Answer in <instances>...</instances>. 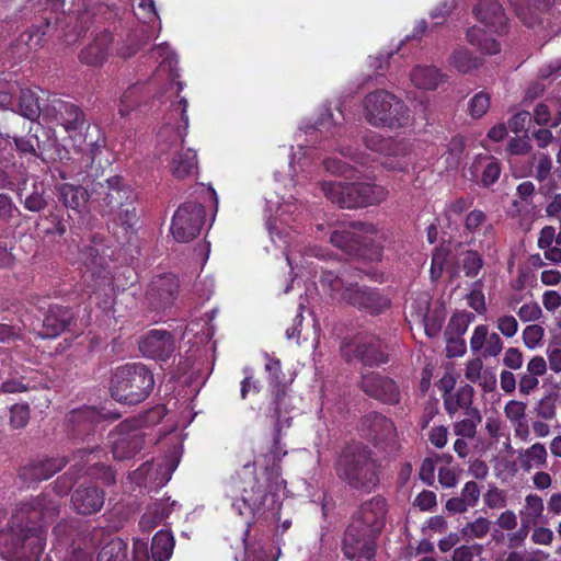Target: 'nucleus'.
<instances>
[{
    "instance_id": "79ce46f5",
    "label": "nucleus",
    "mask_w": 561,
    "mask_h": 561,
    "mask_svg": "<svg viewBox=\"0 0 561 561\" xmlns=\"http://www.w3.org/2000/svg\"><path fill=\"white\" fill-rule=\"evenodd\" d=\"M19 114L34 122L41 114L45 115V108L41 107L37 94L31 89H22L19 99Z\"/></svg>"
},
{
    "instance_id": "4c0bfd02",
    "label": "nucleus",
    "mask_w": 561,
    "mask_h": 561,
    "mask_svg": "<svg viewBox=\"0 0 561 561\" xmlns=\"http://www.w3.org/2000/svg\"><path fill=\"white\" fill-rule=\"evenodd\" d=\"M14 145L18 151L22 154H31L45 162L48 160H56L54 153L49 152L45 145H41L36 135L28 134L24 137H14Z\"/></svg>"
},
{
    "instance_id": "c756f323",
    "label": "nucleus",
    "mask_w": 561,
    "mask_h": 561,
    "mask_svg": "<svg viewBox=\"0 0 561 561\" xmlns=\"http://www.w3.org/2000/svg\"><path fill=\"white\" fill-rule=\"evenodd\" d=\"M68 463L66 457H53L31 461L20 470V477L30 482L47 480Z\"/></svg>"
},
{
    "instance_id": "1a4fd4ad",
    "label": "nucleus",
    "mask_w": 561,
    "mask_h": 561,
    "mask_svg": "<svg viewBox=\"0 0 561 561\" xmlns=\"http://www.w3.org/2000/svg\"><path fill=\"white\" fill-rule=\"evenodd\" d=\"M91 242L93 245L83 244L79 247L78 260L84 267L82 278L87 285V291L104 296V305L107 306L113 291L112 277L105 257L100 254L99 249L95 247L102 242V237L93 234Z\"/></svg>"
},
{
    "instance_id": "338daca9",
    "label": "nucleus",
    "mask_w": 561,
    "mask_h": 561,
    "mask_svg": "<svg viewBox=\"0 0 561 561\" xmlns=\"http://www.w3.org/2000/svg\"><path fill=\"white\" fill-rule=\"evenodd\" d=\"M424 330L428 337H435L442 330L444 324V317L437 312H426L423 318Z\"/></svg>"
},
{
    "instance_id": "a211bd4d",
    "label": "nucleus",
    "mask_w": 561,
    "mask_h": 561,
    "mask_svg": "<svg viewBox=\"0 0 561 561\" xmlns=\"http://www.w3.org/2000/svg\"><path fill=\"white\" fill-rule=\"evenodd\" d=\"M342 299L370 316H378L391 306V300L378 288L368 286L350 285L342 293Z\"/></svg>"
},
{
    "instance_id": "a18cd8bd",
    "label": "nucleus",
    "mask_w": 561,
    "mask_h": 561,
    "mask_svg": "<svg viewBox=\"0 0 561 561\" xmlns=\"http://www.w3.org/2000/svg\"><path fill=\"white\" fill-rule=\"evenodd\" d=\"M547 456L548 454L545 445L536 443L522 454L520 465L525 470H530L533 467H546Z\"/></svg>"
},
{
    "instance_id": "dca6fc26",
    "label": "nucleus",
    "mask_w": 561,
    "mask_h": 561,
    "mask_svg": "<svg viewBox=\"0 0 561 561\" xmlns=\"http://www.w3.org/2000/svg\"><path fill=\"white\" fill-rule=\"evenodd\" d=\"M357 231L373 233L376 228L362 221L343 224L331 232L330 241L350 256H366L369 241Z\"/></svg>"
},
{
    "instance_id": "b1692460",
    "label": "nucleus",
    "mask_w": 561,
    "mask_h": 561,
    "mask_svg": "<svg viewBox=\"0 0 561 561\" xmlns=\"http://www.w3.org/2000/svg\"><path fill=\"white\" fill-rule=\"evenodd\" d=\"M386 515L387 501L383 496L377 495L360 505L358 515L352 520V524H358V527L378 536L385 527Z\"/></svg>"
},
{
    "instance_id": "f3484780",
    "label": "nucleus",
    "mask_w": 561,
    "mask_h": 561,
    "mask_svg": "<svg viewBox=\"0 0 561 561\" xmlns=\"http://www.w3.org/2000/svg\"><path fill=\"white\" fill-rule=\"evenodd\" d=\"M32 8L35 11L42 12V22L33 25L28 33V43L35 46L42 44L43 37L49 32L50 28H56L61 25L65 20L71 19V15H66L64 12L65 0H31Z\"/></svg>"
},
{
    "instance_id": "cd10ccee",
    "label": "nucleus",
    "mask_w": 561,
    "mask_h": 561,
    "mask_svg": "<svg viewBox=\"0 0 561 561\" xmlns=\"http://www.w3.org/2000/svg\"><path fill=\"white\" fill-rule=\"evenodd\" d=\"M73 311L69 307L60 305L49 306L43 319L42 331L38 333L43 339H54L64 333L73 320Z\"/></svg>"
},
{
    "instance_id": "aec40b11",
    "label": "nucleus",
    "mask_w": 561,
    "mask_h": 561,
    "mask_svg": "<svg viewBox=\"0 0 561 561\" xmlns=\"http://www.w3.org/2000/svg\"><path fill=\"white\" fill-rule=\"evenodd\" d=\"M45 116L49 117L51 122L62 126L69 134L75 133L76 136L81 134V130L87 125L84 112L77 104L54 98L45 108Z\"/></svg>"
},
{
    "instance_id": "2f4dec72",
    "label": "nucleus",
    "mask_w": 561,
    "mask_h": 561,
    "mask_svg": "<svg viewBox=\"0 0 561 561\" xmlns=\"http://www.w3.org/2000/svg\"><path fill=\"white\" fill-rule=\"evenodd\" d=\"M273 399L270 405V416L274 420V430L282 432L284 425H289L287 414L291 411L287 385H278L271 389Z\"/></svg>"
},
{
    "instance_id": "680f3d73",
    "label": "nucleus",
    "mask_w": 561,
    "mask_h": 561,
    "mask_svg": "<svg viewBox=\"0 0 561 561\" xmlns=\"http://www.w3.org/2000/svg\"><path fill=\"white\" fill-rule=\"evenodd\" d=\"M20 214L19 208L15 206L13 198L5 193H0V220L10 224Z\"/></svg>"
},
{
    "instance_id": "3c124183",
    "label": "nucleus",
    "mask_w": 561,
    "mask_h": 561,
    "mask_svg": "<svg viewBox=\"0 0 561 561\" xmlns=\"http://www.w3.org/2000/svg\"><path fill=\"white\" fill-rule=\"evenodd\" d=\"M136 201H129L122 207L116 208L115 222L124 228H134L138 222V214L135 206Z\"/></svg>"
},
{
    "instance_id": "6e6552de",
    "label": "nucleus",
    "mask_w": 561,
    "mask_h": 561,
    "mask_svg": "<svg viewBox=\"0 0 561 561\" xmlns=\"http://www.w3.org/2000/svg\"><path fill=\"white\" fill-rule=\"evenodd\" d=\"M364 117L374 127L400 128L410 122V110L392 92L377 89L363 100Z\"/></svg>"
},
{
    "instance_id": "0e129e2a",
    "label": "nucleus",
    "mask_w": 561,
    "mask_h": 561,
    "mask_svg": "<svg viewBox=\"0 0 561 561\" xmlns=\"http://www.w3.org/2000/svg\"><path fill=\"white\" fill-rule=\"evenodd\" d=\"M531 123V114L528 111L522 110L515 113L508 121V128L518 134L520 131L527 133Z\"/></svg>"
},
{
    "instance_id": "4468645a",
    "label": "nucleus",
    "mask_w": 561,
    "mask_h": 561,
    "mask_svg": "<svg viewBox=\"0 0 561 561\" xmlns=\"http://www.w3.org/2000/svg\"><path fill=\"white\" fill-rule=\"evenodd\" d=\"M142 420L131 417L121 422L112 436V454L117 460L135 457L145 446V434L141 432Z\"/></svg>"
},
{
    "instance_id": "7ed1b4c3",
    "label": "nucleus",
    "mask_w": 561,
    "mask_h": 561,
    "mask_svg": "<svg viewBox=\"0 0 561 561\" xmlns=\"http://www.w3.org/2000/svg\"><path fill=\"white\" fill-rule=\"evenodd\" d=\"M333 468L336 477L355 491L371 493L380 483L381 463L360 442L346 444L337 453Z\"/></svg>"
},
{
    "instance_id": "4be33fe9",
    "label": "nucleus",
    "mask_w": 561,
    "mask_h": 561,
    "mask_svg": "<svg viewBox=\"0 0 561 561\" xmlns=\"http://www.w3.org/2000/svg\"><path fill=\"white\" fill-rule=\"evenodd\" d=\"M102 448L98 445L89 448H80L73 454V459L77 460L71 467L76 476H89L91 478L100 479L104 484L111 485L115 483V473L108 466L101 465L99 461L91 462L90 457H96V454L102 453Z\"/></svg>"
},
{
    "instance_id": "864d4df0",
    "label": "nucleus",
    "mask_w": 561,
    "mask_h": 561,
    "mask_svg": "<svg viewBox=\"0 0 561 561\" xmlns=\"http://www.w3.org/2000/svg\"><path fill=\"white\" fill-rule=\"evenodd\" d=\"M30 421V405L16 403L10 408V425L13 428H24Z\"/></svg>"
},
{
    "instance_id": "f257e3e1",
    "label": "nucleus",
    "mask_w": 561,
    "mask_h": 561,
    "mask_svg": "<svg viewBox=\"0 0 561 561\" xmlns=\"http://www.w3.org/2000/svg\"><path fill=\"white\" fill-rule=\"evenodd\" d=\"M287 451L280 445V432L275 430L273 446L270 450L272 463L264 469V482L254 473V465H245L237 478L232 479L233 493H239L232 507L240 516L247 518V534L250 527L257 522L270 518L278 520L280 517L282 502L279 491L284 488L282 479L280 461Z\"/></svg>"
},
{
    "instance_id": "8fccbe9b",
    "label": "nucleus",
    "mask_w": 561,
    "mask_h": 561,
    "mask_svg": "<svg viewBox=\"0 0 561 561\" xmlns=\"http://www.w3.org/2000/svg\"><path fill=\"white\" fill-rule=\"evenodd\" d=\"M474 319V314L467 311L455 313L445 330V336H462L470 322Z\"/></svg>"
},
{
    "instance_id": "6e6d98bb",
    "label": "nucleus",
    "mask_w": 561,
    "mask_h": 561,
    "mask_svg": "<svg viewBox=\"0 0 561 561\" xmlns=\"http://www.w3.org/2000/svg\"><path fill=\"white\" fill-rule=\"evenodd\" d=\"M502 172L501 162L493 158H489V162L484 167L480 183L483 187H490L500 179Z\"/></svg>"
},
{
    "instance_id": "603ef678",
    "label": "nucleus",
    "mask_w": 561,
    "mask_h": 561,
    "mask_svg": "<svg viewBox=\"0 0 561 561\" xmlns=\"http://www.w3.org/2000/svg\"><path fill=\"white\" fill-rule=\"evenodd\" d=\"M491 522L485 517H478L473 522L468 523L462 529L461 533L463 536L469 538L481 539L486 536L490 531Z\"/></svg>"
},
{
    "instance_id": "c9c22d12",
    "label": "nucleus",
    "mask_w": 561,
    "mask_h": 561,
    "mask_svg": "<svg viewBox=\"0 0 561 561\" xmlns=\"http://www.w3.org/2000/svg\"><path fill=\"white\" fill-rule=\"evenodd\" d=\"M111 42V34L103 33L84 47L79 55V59L82 64L88 66H100L102 65L108 55Z\"/></svg>"
},
{
    "instance_id": "a19ab883",
    "label": "nucleus",
    "mask_w": 561,
    "mask_h": 561,
    "mask_svg": "<svg viewBox=\"0 0 561 561\" xmlns=\"http://www.w3.org/2000/svg\"><path fill=\"white\" fill-rule=\"evenodd\" d=\"M365 147L386 157L393 156L398 151V144L391 137H383L376 131H368L363 137Z\"/></svg>"
},
{
    "instance_id": "ddd939ff",
    "label": "nucleus",
    "mask_w": 561,
    "mask_h": 561,
    "mask_svg": "<svg viewBox=\"0 0 561 561\" xmlns=\"http://www.w3.org/2000/svg\"><path fill=\"white\" fill-rule=\"evenodd\" d=\"M205 207L197 202H186L175 210L170 231L178 242H190L199 233L205 224Z\"/></svg>"
},
{
    "instance_id": "0eeeda50",
    "label": "nucleus",
    "mask_w": 561,
    "mask_h": 561,
    "mask_svg": "<svg viewBox=\"0 0 561 561\" xmlns=\"http://www.w3.org/2000/svg\"><path fill=\"white\" fill-rule=\"evenodd\" d=\"M321 191L332 204L347 209L379 205L389 195L387 187L366 182L323 181Z\"/></svg>"
},
{
    "instance_id": "052dcab7",
    "label": "nucleus",
    "mask_w": 561,
    "mask_h": 561,
    "mask_svg": "<svg viewBox=\"0 0 561 561\" xmlns=\"http://www.w3.org/2000/svg\"><path fill=\"white\" fill-rule=\"evenodd\" d=\"M557 394L549 393L541 398L536 407V413L543 420H552L556 416Z\"/></svg>"
},
{
    "instance_id": "a878e982",
    "label": "nucleus",
    "mask_w": 561,
    "mask_h": 561,
    "mask_svg": "<svg viewBox=\"0 0 561 561\" xmlns=\"http://www.w3.org/2000/svg\"><path fill=\"white\" fill-rule=\"evenodd\" d=\"M363 424L368 428V437L377 447L396 443L397 428L393 421L380 412H370L364 416Z\"/></svg>"
},
{
    "instance_id": "bf43d9fd",
    "label": "nucleus",
    "mask_w": 561,
    "mask_h": 561,
    "mask_svg": "<svg viewBox=\"0 0 561 561\" xmlns=\"http://www.w3.org/2000/svg\"><path fill=\"white\" fill-rule=\"evenodd\" d=\"M320 285L333 295L334 293L344 291L347 287L344 279L332 271H324L320 276Z\"/></svg>"
},
{
    "instance_id": "6ab92c4d",
    "label": "nucleus",
    "mask_w": 561,
    "mask_h": 561,
    "mask_svg": "<svg viewBox=\"0 0 561 561\" xmlns=\"http://www.w3.org/2000/svg\"><path fill=\"white\" fill-rule=\"evenodd\" d=\"M180 282L172 273L154 275L147 288L146 299L151 310L162 311L173 306L178 298Z\"/></svg>"
},
{
    "instance_id": "69168bd1",
    "label": "nucleus",
    "mask_w": 561,
    "mask_h": 561,
    "mask_svg": "<svg viewBox=\"0 0 561 561\" xmlns=\"http://www.w3.org/2000/svg\"><path fill=\"white\" fill-rule=\"evenodd\" d=\"M526 403L517 400H511L504 407V414L506 419L513 423L526 419Z\"/></svg>"
},
{
    "instance_id": "72a5a7b5",
    "label": "nucleus",
    "mask_w": 561,
    "mask_h": 561,
    "mask_svg": "<svg viewBox=\"0 0 561 561\" xmlns=\"http://www.w3.org/2000/svg\"><path fill=\"white\" fill-rule=\"evenodd\" d=\"M474 389L472 386L466 383L457 388L455 392L447 396H442L444 409L446 413L453 417L458 411L462 410L463 413L470 410H479L473 407Z\"/></svg>"
},
{
    "instance_id": "f03ea898",
    "label": "nucleus",
    "mask_w": 561,
    "mask_h": 561,
    "mask_svg": "<svg viewBox=\"0 0 561 561\" xmlns=\"http://www.w3.org/2000/svg\"><path fill=\"white\" fill-rule=\"evenodd\" d=\"M59 514V504L42 493L18 505L0 529V557L7 561H39L46 545L45 524Z\"/></svg>"
},
{
    "instance_id": "f8f14e48",
    "label": "nucleus",
    "mask_w": 561,
    "mask_h": 561,
    "mask_svg": "<svg viewBox=\"0 0 561 561\" xmlns=\"http://www.w3.org/2000/svg\"><path fill=\"white\" fill-rule=\"evenodd\" d=\"M358 389L369 399L385 405H399L402 401L403 390L392 377L376 370H366L360 374Z\"/></svg>"
},
{
    "instance_id": "49530a36",
    "label": "nucleus",
    "mask_w": 561,
    "mask_h": 561,
    "mask_svg": "<svg viewBox=\"0 0 561 561\" xmlns=\"http://www.w3.org/2000/svg\"><path fill=\"white\" fill-rule=\"evenodd\" d=\"M450 64L459 72L469 73L480 67L481 59L472 56V54L465 48H458L453 51L450 56Z\"/></svg>"
},
{
    "instance_id": "f704fd0d",
    "label": "nucleus",
    "mask_w": 561,
    "mask_h": 561,
    "mask_svg": "<svg viewBox=\"0 0 561 561\" xmlns=\"http://www.w3.org/2000/svg\"><path fill=\"white\" fill-rule=\"evenodd\" d=\"M151 95L150 87L146 83L129 85L123 93L119 102L118 113L127 117L131 111L146 104Z\"/></svg>"
},
{
    "instance_id": "13d9d810",
    "label": "nucleus",
    "mask_w": 561,
    "mask_h": 561,
    "mask_svg": "<svg viewBox=\"0 0 561 561\" xmlns=\"http://www.w3.org/2000/svg\"><path fill=\"white\" fill-rule=\"evenodd\" d=\"M490 107V95L481 91L477 93L469 102V113L473 118L482 117Z\"/></svg>"
},
{
    "instance_id": "e2e57ef3",
    "label": "nucleus",
    "mask_w": 561,
    "mask_h": 561,
    "mask_svg": "<svg viewBox=\"0 0 561 561\" xmlns=\"http://www.w3.org/2000/svg\"><path fill=\"white\" fill-rule=\"evenodd\" d=\"M484 504L491 508H503L507 505L506 493L497 486H491L483 496Z\"/></svg>"
},
{
    "instance_id": "c03bdc74",
    "label": "nucleus",
    "mask_w": 561,
    "mask_h": 561,
    "mask_svg": "<svg viewBox=\"0 0 561 561\" xmlns=\"http://www.w3.org/2000/svg\"><path fill=\"white\" fill-rule=\"evenodd\" d=\"M169 516V510L164 503H154L149 506L139 520L144 531H151Z\"/></svg>"
},
{
    "instance_id": "4d7b16f0",
    "label": "nucleus",
    "mask_w": 561,
    "mask_h": 561,
    "mask_svg": "<svg viewBox=\"0 0 561 561\" xmlns=\"http://www.w3.org/2000/svg\"><path fill=\"white\" fill-rule=\"evenodd\" d=\"M545 336V329L539 324H529L523 331V341L527 348L535 350Z\"/></svg>"
},
{
    "instance_id": "de8ad7c7",
    "label": "nucleus",
    "mask_w": 561,
    "mask_h": 561,
    "mask_svg": "<svg viewBox=\"0 0 561 561\" xmlns=\"http://www.w3.org/2000/svg\"><path fill=\"white\" fill-rule=\"evenodd\" d=\"M450 257V250L446 247H437L432 253L430 278L437 283L443 276L445 266Z\"/></svg>"
},
{
    "instance_id": "9b49d317",
    "label": "nucleus",
    "mask_w": 561,
    "mask_h": 561,
    "mask_svg": "<svg viewBox=\"0 0 561 561\" xmlns=\"http://www.w3.org/2000/svg\"><path fill=\"white\" fill-rule=\"evenodd\" d=\"M53 534L58 545L65 547L67 553H71V558L64 561H90L84 550L98 545V538L103 530L92 527L88 522L70 519L58 523Z\"/></svg>"
},
{
    "instance_id": "20e7f679",
    "label": "nucleus",
    "mask_w": 561,
    "mask_h": 561,
    "mask_svg": "<svg viewBox=\"0 0 561 561\" xmlns=\"http://www.w3.org/2000/svg\"><path fill=\"white\" fill-rule=\"evenodd\" d=\"M187 106L188 103L185 98H181L178 102L173 103V114L180 116L183 125H179L175 129L168 123L157 134L159 158L162 156L171 157L169 167L172 175L176 179H184L191 175L197 168L196 152L190 148L183 149L184 136L180 130L181 128L186 130L188 127Z\"/></svg>"
},
{
    "instance_id": "09e8293b",
    "label": "nucleus",
    "mask_w": 561,
    "mask_h": 561,
    "mask_svg": "<svg viewBox=\"0 0 561 561\" xmlns=\"http://www.w3.org/2000/svg\"><path fill=\"white\" fill-rule=\"evenodd\" d=\"M483 265V257L477 250H467L462 253L461 267L466 277L477 278Z\"/></svg>"
},
{
    "instance_id": "774afa93",
    "label": "nucleus",
    "mask_w": 561,
    "mask_h": 561,
    "mask_svg": "<svg viewBox=\"0 0 561 561\" xmlns=\"http://www.w3.org/2000/svg\"><path fill=\"white\" fill-rule=\"evenodd\" d=\"M472 205V199L467 197H459L455 201L448 203L444 209V215L448 220L453 218V216H460L466 210H468Z\"/></svg>"
},
{
    "instance_id": "9d476101",
    "label": "nucleus",
    "mask_w": 561,
    "mask_h": 561,
    "mask_svg": "<svg viewBox=\"0 0 561 561\" xmlns=\"http://www.w3.org/2000/svg\"><path fill=\"white\" fill-rule=\"evenodd\" d=\"M340 354L347 364H360L367 368H379L390 360L387 345L378 336L368 333L344 337Z\"/></svg>"
},
{
    "instance_id": "39448f33",
    "label": "nucleus",
    "mask_w": 561,
    "mask_h": 561,
    "mask_svg": "<svg viewBox=\"0 0 561 561\" xmlns=\"http://www.w3.org/2000/svg\"><path fill=\"white\" fill-rule=\"evenodd\" d=\"M76 153L80 154L79 158L68 157L69 151L60 146L56 140L51 142L54 147V156L62 164L58 169L59 178L62 180L77 178L78 181L84 182L93 178L91 170L95 158L101 153L104 139L101 136L98 126L87 125L84 135L72 136Z\"/></svg>"
},
{
    "instance_id": "393cba45",
    "label": "nucleus",
    "mask_w": 561,
    "mask_h": 561,
    "mask_svg": "<svg viewBox=\"0 0 561 561\" xmlns=\"http://www.w3.org/2000/svg\"><path fill=\"white\" fill-rule=\"evenodd\" d=\"M473 14L491 33L504 35L508 32V19L497 0H480Z\"/></svg>"
},
{
    "instance_id": "5701e85b",
    "label": "nucleus",
    "mask_w": 561,
    "mask_h": 561,
    "mask_svg": "<svg viewBox=\"0 0 561 561\" xmlns=\"http://www.w3.org/2000/svg\"><path fill=\"white\" fill-rule=\"evenodd\" d=\"M139 351L150 359L165 362L175 351V339L165 330H150L139 341Z\"/></svg>"
},
{
    "instance_id": "37998d69",
    "label": "nucleus",
    "mask_w": 561,
    "mask_h": 561,
    "mask_svg": "<svg viewBox=\"0 0 561 561\" xmlns=\"http://www.w3.org/2000/svg\"><path fill=\"white\" fill-rule=\"evenodd\" d=\"M482 422L480 410H470L465 413V417L453 425V432L456 436L472 439L477 435V427Z\"/></svg>"
},
{
    "instance_id": "7c9ffc66",
    "label": "nucleus",
    "mask_w": 561,
    "mask_h": 561,
    "mask_svg": "<svg viewBox=\"0 0 561 561\" xmlns=\"http://www.w3.org/2000/svg\"><path fill=\"white\" fill-rule=\"evenodd\" d=\"M136 199L137 196L134 190L122 176L115 175L106 180L102 202L103 205L108 208V213H114L116 208L122 207L129 201Z\"/></svg>"
},
{
    "instance_id": "2eb2a0df",
    "label": "nucleus",
    "mask_w": 561,
    "mask_h": 561,
    "mask_svg": "<svg viewBox=\"0 0 561 561\" xmlns=\"http://www.w3.org/2000/svg\"><path fill=\"white\" fill-rule=\"evenodd\" d=\"M121 417V413L112 412L104 408L101 410L83 405L71 410L67 415V432L76 439L84 440L94 435L96 426L104 420L115 421Z\"/></svg>"
},
{
    "instance_id": "c85d7f7f",
    "label": "nucleus",
    "mask_w": 561,
    "mask_h": 561,
    "mask_svg": "<svg viewBox=\"0 0 561 561\" xmlns=\"http://www.w3.org/2000/svg\"><path fill=\"white\" fill-rule=\"evenodd\" d=\"M76 5H81L82 10L79 11L76 20L77 23L72 30H64V36L69 37L73 34L78 39L83 36L94 23V19L98 16V12L107 13L108 7L104 4L103 0H75Z\"/></svg>"
},
{
    "instance_id": "423d86ee",
    "label": "nucleus",
    "mask_w": 561,
    "mask_h": 561,
    "mask_svg": "<svg viewBox=\"0 0 561 561\" xmlns=\"http://www.w3.org/2000/svg\"><path fill=\"white\" fill-rule=\"evenodd\" d=\"M154 376L151 369L140 362L117 366L110 379V394L118 403L136 405L144 402L152 392Z\"/></svg>"
},
{
    "instance_id": "e433bc0d",
    "label": "nucleus",
    "mask_w": 561,
    "mask_h": 561,
    "mask_svg": "<svg viewBox=\"0 0 561 561\" xmlns=\"http://www.w3.org/2000/svg\"><path fill=\"white\" fill-rule=\"evenodd\" d=\"M411 82L423 90H435L444 80L440 70L433 66H416L410 73Z\"/></svg>"
},
{
    "instance_id": "bb28decb",
    "label": "nucleus",
    "mask_w": 561,
    "mask_h": 561,
    "mask_svg": "<svg viewBox=\"0 0 561 561\" xmlns=\"http://www.w3.org/2000/svg\"><path fill=\"white\" fill-rule=\"evenodd\" d=\"M105 492L94 485H79L71 494V505L80 515H92L100 512L104 505Z\"/></svg>"
},
{
    "instance_id": "ea45409f",
    "label": "nucleus",
    "mask_w": 561,
    "mask_h": 561,
    "mask_svg": "<svg viewBox=\"0 0 561 561\" xmlns=\"http://www.w3.org/2000/svg\"><path fill=\"white\" fill-rule=\"evenodd\" d=\"M174 549V538L170 530H159L150 547L151 561H168Z\"/></svg>"
},
{
    "instance_id": "58836bf2",
    "label": "nucleus",
    "mask_w": 561,
    "mask_h": 561,
    "mask_svg": "<svg viewBox=\"0 0 561 561\" xmlns=\"http://www.w3.org/2000/svg\"><path fill=\"white\" fill-rule=\"evenodd\" d=\"M463 228L465 232L471 236L482 230L483 236L491 240L495 233L493 225L488 222L486 214L481 209H473L466 215Z\"/></svg>"
},
{
    "instance_id": "5fc2aeb1",
    "label": "nucleus",
    "mask_w": 561,
    "mask_h": 561,
    "mask_svg": "<svg viewBox=\"0 0 561 561\" xmlns=\"http://www.w3.org/2000/svg\"><path fill=\"white\" fill-rule=\"evenodd\" d=\"M47 205L48 202L44 195V190L39 191L37 184H34L33 192L23 201L24 208L32 213H41Z\"/></svg>"
},
{
    "instance_id": "473e14b6",
    "label": "nucleus",
    "mask_w": 561,
    "mask_h": 561,
    "mask_svg": "<svg viewBox=\"0 0 561 561\" xmlns=\"http://www.w3.org/2000/svg\"><path fill=\"white\" fill-rule=\"evenodd\" d=\"M58 201L68 209L82 213L85 209L89 193L82 185L60 183L55 186Z\"/></svg>"
},
{
    "instance_id": "412c9836",
    "label": "nucleus",
    "mask_w": 561,
    "mask_h": 561,
    "mask_svg": "<svg viewBox=\"0 0 561 561\" xmlns=\"http://www.w3.org/2000/svg\"><path fill=\"white\" fill-rule=\"evenodd\" d=\"M376 537L369 530L350 524L345 530L342 550L347 559H362L371 561L376 554Z\"/></svg>"
}]
</instances>
